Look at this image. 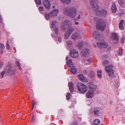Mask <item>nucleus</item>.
Segmentation results:
<instances>
[{
  "label": "nucleus",
  "mask_w": 125,
  "mask_h": 125,
  "mask_svg": "<svg viewBox=\"0 0 125 125\" xmlns=\"http://www.w3.org/2000/svg\"><path fill=\"white\" fill-rule=\"evenodd\" d=\"M90 4L92 7L94 8V10L96 12L97 15L99 16L105 15L107 14V12L105 10L103 9L101 11L99 10L100 7L96 4L95 0H91Z\"/></svg>",
  "instance_id": "1"
},
{
  "label": "nucleus",
  "mask_w": 125,
  "mask_h": 125,
  "mask_svg": "<svg viewBox=\"0 0 125 125\" xmlns=\"http://www.w3.org/2000/svg\"><path fill=\"white\" fill-rule=\"evenodd\" d=\"M64 13L72 18H74L77 15V9L73 7H66L63 10Z\"/></svg>",
  "instance_id": "2"
},
{
  "label": "nucleus",
  "mask_w": 125,
  "mask_h": 125,
  "mask_svg": "<svg viewBox=\"0 0 125 125\" xmlns=\"http://www.w3.org/2000/svg\"><path fill=\"white\" fill-rule=\"evenodd\" d=\"M97 23V29L102 31H104L106 27V23L102 19H99L98 20Z\"/></svg>",
  "instance_id": "3"
},
{
  "label": "nucleus",
  "mask_w": 125,
  "mask_h": 125,
  "mask_svg": "<svg viewBox=\"0 0 125 125\" xmlns=\"http://www.w3.org/2000/svg\"><path fill=\"white\" fill-rule=\"evenodd\" d=\"M77 86L78 91L81 93L86 92L88 89V88L86 85L83 83H78Z\"/></svg>",
  "instance_id": "4"
},
{
  "label": "nucleus",
  "mask_w": 125,
  "mask_h": 125,
  "mask_svg": "<svg viewBox=\"0 0 125 125\" xmlns=\"http://www.w3.org/2000/svg\"><path fill=\"white\" fill-rule=\"evenodd\" d=\"M70 54L72 57L74 58H77L79 56L78 52L75 49H73L71 51Z\"/></svg>",
  "instance_id": "5"
},
{
  "label": "nucleus",
  "mask_w": 125,
  "mask_h": 125,
  "mask_svg": "<svg viewBox=\"0 0 125 125\" xmlns=\"http://www.w3.org/2000/svg\"><path fill=\"white\" fill-rule=\"evenodd\" d=\"M70 25V22L67 20L65 21L62 22V30H64L67 28L68 25Z\"/></svg>",
  "instance_id": "6"
},
{
  "label": "nucleus",
  "mask_w": 125,
  "mask_h": 125,
  "mask_svg": "<svg viewBox=\"0 0 125 125\" xmlns=\"http://www.w3.org/2000/svg\"><path fill=\"white\" fill-rule=\"evenodd\" d=\"M79 80L82 82H87L88 80L82 74H79L78 75Z\"/></svg>",
  "instance_id": "7"
},
{
  "label": "nucleus",
  "mask_w": 125,
  "mask_h": 125,
  "mask_svg": "<svg viewBox=\"0 0 125 125\" xmlns=\"http://www.w3.org/2000/svg\"><path fill=\"white\" fill-rule=\"evenodd\" d=\"M97 44L98 47L100 48H102V47L104 48H105L107 47L108 46L107 43L105 42H97Z\"/></svg>",
  "instance_id": "8"
},
{
  "label": "nucleus",
  "mask_w": 125,
  "mask_h": 125,
  "mask_svg": "<svg viewBox=\"0 0 125 125\" xmlns=\"http://www.w3.org/2000/svg\"><path fill=\"white\" fill-rule=\"evenodd\" d=\"M71 38L75 40L80 38L81 37L79 33L77 32H75L71 36Z\"/></svg>",
  "instance_id": "9"
},
{
  "label": "nucleus",
  "mask_w": 125,
  "mask_h": 125,
  "mask_svg": "<svg viewBox=\"0 0 125 125\" xmlns=\"http://www.w3.org/2000/svg\"><path fill=\"white\" fill-rule=\"evenodd\" d=\"M93 113L95 116L99 115L101 114L100 110L97 108H95L93 109Z\"/></svg>",
  "instance_id": "10"
},
{
  "label": "nucleus",
  "mask_w": 125,
  "mask_h": 125,
  "mask_svg": "<svg viewBox=\"0 0 125 125\" xmlns=\"http://www.w3.org/2000/svg\"><path fill=\"white\" fill-rule=\"evenodd\" d=\"M43 5L46 8L49 9L50 8L51 4L49 0H44Z\"/></svg>",
  "instance_id": "11"
},
{
  "label": "nucleus",
  "mask_w": 125,
  "mask_h": 125,
  "mask_svg": "<svg viewBox=\"0 0 125 125\" xmlns=\"http://www.w3.org/2000/svg\"><path fill=\"white\" fill-rule=\"evenodd\" d=\"M58 12L57 9H55L50 13L51 17H52L57 16V14Z\"/></svg>",
  "instance_id": "12"
},
{
  "label": "nucleus",
  "mask_w": 125,
  "mask_h": 125,
  "mask_svg": "<svg viewBox=\"0 0 125 125\" xmlns=\"http://www.w3.org/2000/svg\"><path fill=\"white\" fill-rule=\"evenodd\" d=\"M89 54V50L87 49H84L81 52V55L84 56H86Z\"/></svg>",
  "instance_id": "13"
},
{
  "label": "nucleus",
  "mask_w": 125,
  "mask_h": 125,
  "mask_svg": "<svg viewBox=\"0 0 125 125\" xmlns=\"http://www.w3.org/2000/svg\"><path fill=\"white\" fill-rule=\"evenodd\" d=\"M93 93V92L90 91L86 94V96L88 98H91L94 96Z\"/></svg>",
  "instance_id": "14"
},
{
  "label": "nucleus",
  "mask_w": 125,
  "mask_h": 125,
  "mask_svg": "<svg viewBox=\"0 0 125 125\" xmlns=\"http://www.w3.org/2000/svg\"><path fill=\"white\" fill-rule=\"evenodd\" d=\"M113 66L112 65H109L105 67V71L106 72H110L111 70H112Z\"/></svg>",
  "instance_id": "15"
},
{
  "label": "nucleus",
  "mask_w": 125,
  "mask_h": 125,
  "mask_svg": "<svg viewBox=\"0 0 125 125\" xmlns=\"http://www.w3.org/2000/svg\"><path fill=\"white\" fill-rule=\"evenodd\" d=\"M93 35L96 39H98V38L100 36L99 32L97 31H95L93 32Z\"/></svg>",
  "instance_id": "16"
},
{
  "label": "nucleus",
  "mask_w": 125,
  "mask_h": 125,
  "mask_svg": "<svg viewBox=\"0 0 125 125\" xmlns=\"http://www.w3.org/2000/svg\"><path fill=\"white\" fill-rule=\"evenodd\" d=\"M70 71L73 74L76 73L77 72L76 69L74 66H72L71 68Z\"/></svg>",
  "instance_id": "17"
},
{
  "label": "nucleus",
  "mask_w": 125,
  "mask_h": 125,
  "mask_svg": "<svg viewBox=\"0 0 125 125\" xmlns=\"http://www.w3.org/2000/svg\"><path fill=\"white\" fill-rule=\"evenodd\" d=\"M97 86L95 84H93L90 86L89 89L91 91L93 92L95 90Z\"/></svg>",
  "instance_id": "18"
},
{
  "label": "nucleus",
  "mask_w": 125,
  "mask_h": 125,
  "mask_svg": "<svg viewBox=\"0 0 125 125\" xmlns=\"http://www.w3.org/2000/svg\"><path fill=\"white\" fill-rule=\"evenodd\" d=\"M111 10L112 12L113 13L116 12L117 9L116 6L115 4H113L112 5L111 7Z\"/></svg>",
  "instance_id": "19"
},
{
  "label": "nucleus",
  "mask_w": 125,
  "mask_h": 125,
  "mask_svg": "<svg viewBox=\"0 0 125 125\" xmlns=\"http://www.w3.org/2000/svg\"><path fill=\"white\" fill-rule=\"evenodd\" d=\"M112 39L114 40L117 41L118 40V37L117 35L115 33H112Z\"/></svg>",
  "instance_id": "20"
},
{
  "label": "nucleus",
  "mask_w": 125,
  "mask_h": 125,
  "mask_svg": "<svg viewBox=\"0 0 125 125\" xmlns=\"http://www.w3.org/2000/svg\"><path fill=\"white\" fill-rule=\"evenodd\" d=\"M108 75L109 77H113L114 76V71L113 70H111L110 71L108 74Z\"/></svg>",
  "instance_id": "21"
},
{
  "label": "nucleus",
  "mask_w": 125,
  "mask_h": 125,
  "mask_svg": "<svg viewBox=\"0 0 125 125\" xmlns=\"http://www.w3.org/2000/svg\"><path fill=\"white\" fill-rule=\"evenodd\" d=\"M74 30V29L73 27H70L68 29L67 32L71 34Z\"/></svg>",
  "instance_id": "22"
},
{
  "label": "nucleus",
  "mask_w": 125,
  "mask_h": 125,
  "mask_svg": "<svg viewBox=\"0 0 125 125\" xmlns=\"http://www.w3.org/2000/svg\"><path fill=\"white\" fill-rule=\"evenodd\" d=\"M97 75L98 77L100 78L102 77V71L101 70H98L97 71Z\"/></svg>",
  "instance_id": "23"
},
{
  "label": "nucleus",
  "mask_w": 125,
  "mask_h": 125,
  "mask_svg": "<svg viewBox=\"0 0 125 125\" xmlns=\"http://www.w3.org/2000/svg\"><path fill=\"white\" fill-rule=\"evenodd\" d=\"M92 62V60L90 59H88L86 60L84 62V64H88L91 63Z\"/></svg>",
  "instance_id": "24"
},
{
  "label": "nucleus",
  "mask_w": 125,
  "mask_h": 125,
  "mask_svg": "<svg viewBox=\"0 0 125 125\" xmlns=\"http://www.w3.org/2000/svg\"><path fill=\"white\" fill-rule=\"evenodd\" d=\"M83 45V42H80L77 44V45L80 49H81L82 48Z\"/></svg>",
  "instance_id": "25"
},
{
  "label": "nucleus",
  "mask_w": 125,
  "mask_h": 125,
  "mask_svg": "<svg viewBox=\"0 0 125 125\" xmlns=\"http://www.w3.org/2000/svg\"><path fill=\"white\" fill-rule=\"evenodd\" d=\"M100 123V121L98 119H95L94 121V123L95 125H97Z\"/></svg>",
  "instance_id": "26"
},
{
  "label": "nucleus",
  "mask_w": 125,
  "mask_h": 125,
  "mask_svg": "<svg viewBox=\"0 0 125 125\" xmlns=\"http://www.w3.org/2000/svg\"><path fill=\"white\" fill-rule=\"evenodd\" d=\"M118 2L121 6L122 7H125V4L123 3V0H118Z\"/></svg>",
  "instance_id": "27"
},
{
  "label": "nucleus",
  "mask_w": 125,
  "mask_h": 125,
  "mask_svg": "<svg viewBox=\"0 0 125 125\" xmlns=\"http://www.w3.org/2000/svg\"><path fill=\"white\" fill-rule=\"evenodd\" d=\"M50 13L49 14L45 13L44 15V17L45 18L46 20L49 19L50 18Z\"/></svg>",
  "instance_id": "28"
},
{
  "label": "nucleus",
  "mask_w": 125,
  "mask_h": 125,
  "mask_svg": "<svg viewBox=\"0 0 125 125\" xmlns=\"http://www.w3.org/2000/svg\"><path fill=\"white\" fill-rule=\"evenodd\" d=\"M72 61L71 59H69L68 60L67 62V65L68 67H70V66L73 64Z\"/></svg>",
  "instance_id": "29"
},
{
  "label": "nucleus",
  "mask_w": 125,
  "mask_h": 125,
  "mask_svg": "<svg viewBox=\"0 0 125 125\" xmlns=\"http://www.w3.org/2000/svg\"><path fill=\"white\" fill-rule=\"evenodd\" d=\"M89 75L91 77H93V76L94 75L95 73L94 72H93L92 71H90L89 72Z\"/></svg>",
  "instance_id": "30"
},
{
  "label": "nucleus",
  "mask_w": 125,
  "mask_h": 125,
  "mask_svg": "<svg viewBox=\"0 0 125 125\" xmlns=\"http://www.w3.org/2000/svg\"><path fill=\"white\" fill-rule=\"evenodd\" d=\"M71 97V95L69 93H67L66 95V97L67 100H69L70 97Z\"/></svg>",
  "instance_id": "31"
},
{
  "label": "nucleus",
  "mask_w": 125,
  "mask_h": 125,
  "mask_svg": "<svg viewBox=\"0 0 125 125\" xmlns=\"http://www.w3.org/2000/svg\"><path fill=\"white\" fill-rule=\"evenodd\" d=\"M71 0H61V2L65 4H68L71 2Z\"/></svg>",
  "instance_id": "32"
},
{
  "label": "nucleus",
  "mask_w": 125,
  "mask_h": 125,
  "mask_svg": "<svg viewBox=\"0 0 125 125\" xmlns=\"http://www.w3.org/2000/svg\"><path fill=\"white\" fill-rule=\"evenodd\" d=\"M123 53V50L122 49H120L119 50L118 52V54L119 55H120L122 54Z\"/></svg>",
  "instance_id": "33"
},
{
  "label": "nucleus",
  "mask_w": 125,
  "mask_h": 125,
  "mask_svg": "<svg viewBox=\"0 0 125 125\" xmlns=\"http://www.w3.org/2000/svg\"><path fill=\"white\" fill-rule=\"evenodd\" d=\"M16 64V65L18 66L19 69L20 70H21V67L20 66V64L19 62L18 61H16V62H15Z\"/></svg>",
  "instance_id": "34"
},
{
  "label": "nucleus",
  "mask_w": 125,
  "mask_h": 125,
  "mask_svg": "<svg viewBox=\"0 0 125 125\" xmlns=\"http://www.w3.org/2000/svg\"><path fill=\"white\" fill-rule=\"evenodd\" d=\"M32 109H33L34 107V106L36 103V101L34 99H33L32 101Z\"/></svg>",
  "instance_id": "35"
},
{
  "label": "nucleus",
  "mask_w": 125,
  "mask_h": 125,
  "mask_svg": "<svg viewBox=\"0 0 125 125\" xmlns=\"http://www.w3.org/2000/svg\"><path fill=\"white\" fill-rule=\"evenodd\" d=\"M108 61H105L103 62V65L104 66H106L108 64Z\"/></svg>",
  "instance_id": "36"
},
{
  "label": "nucleus",
  "mask_w": 125,
  "mask_h": 125,
  "mask_svg": "<svg viewBox=\"0 0 125 125\" xmlns=\"http://www.w3.org/2000/svg\"><path fill=\"white\" fill-rule=\"evenodd\" d=\"M72 44V42L71 41H68L67 42V44L69 46H71Z\"/></svg>",
  "instance_id": "37"
},
{
  "label": "nucleus",
  "mask_w": 125,
  "mask_h": 125,
  "mask_svg": "<svg viewBox=\"0 0 125 125\" xmlns=\"http://www.w3.org/2000/svg\"><path fill=\"white\" fill-rule=\"evenodd\" d=\"M56 23V21H53L52 23L51 26L52 28L54 27Z\"/></svg>",
  "instance_id": "38"
},
{
  "label": "nucleus",
  "mask_w": 125,
  "mask_h": 125,
  "mask_svg": "<svg viewBox=\"0 0 125 125\" xmlns=\"http://www.w3.org/2000/svg\"><path fill=\"white\" fill-rule=\"evenodd\" d=\"M68 85L69 87H73L74 84L72 82H70L68 83Z\"/></svg>",
  "instance_id": "39"
},
{
  "label": "nucleus",
  "mask_w": 125,
  "mask_h": 125,
  "mask_svg": "<svg viewBox=\"0 0 125 125\" xmlns=\"http://www.w3.org/2000/svg\"><path fill=\"white\" fill-rule=\"evenodd\" d=\"M70 34L67 32L65 34V37L66 39L68 38Z\"/></svg>",
  "instance_id": "40"
},
{
  "label": "nucleus",
  "mask_w": 125,
  "mask_h": 125,
  "mask_svg": "<svg viewBox=\"0 0 125 125\" xmlns=\"http://www.w3.org/2000/svg\"><path fill=\"white\" fill-rule=\"evenodd\" d=\"M54 30L55 33L57 34H58V28L55 27L54 28Z\"/></svg>",
  "instance_id": "41"
},
{
  "label": "nucleus",
  "mask_w": 125,
  "mask_h": 125,
  "mask_svg": "<svg viewBox=\"0 0 125 125\" xmlns=\"http://www.w3.org/2000/svg\"><path fill=\"white\" fill-rule=\"evenodd\" d=\"M78 124L77 122L76 121H74L73 122L71 125H77Z\"/></svg>",
  "instance_id": "42"
},
{
  "label": "nucleus",
  "mask_w": 125,
  "mask_h": 125,
  "mask_svg": "<svg viewBox=\"0 0 125 125\" xmlns=\"http://www.w3.org/2000/svg\"><path fill=\"white\" fill-rule=\"evenodd\" d=\"M69 89L70 92H73L74 91V88L73 87H69Z\"/></svg>",
  "instance_id": "43"
},
{
  "label": "nucleus",
  "mask_w": 125,
  "mask_h": 125,
  "mask_svg": "<svg viewBox=\"0 0 125 125\" xmlns=\"http://www.w3.org/2000/svg\"><path fill=\"white\" fill-rule=\"evenodd\" d=\"M80 15L78 14L77 15V17L75 18V20H78L80 18Z\"/></svg>",
  "instance_id": "44"
},
{
  "label": "nucleus",
  "mask_w": 125,
  "mask_h": 125,
  "mask_svg": "<svg viewBox=\"0 0 125 125\" xmlns=\"http://www.w3.org/2000/svg\"><path fill=\"white\" fill-rule=\"evenodd\" d=\"M35 2L38 5H40L41 4V0H35Z\"/></svg>",
  "instance_id": "45"
},
{
  "label": "nucleus",
  "mask_w": 125,
  "mask_h": 125,
  "mask_svg": "<svg viewBox=\"0 0 125 125\" xmlns=\"http://www.w3.org/2000/svg\"><path fill=\"white\" fill-rule=\"evenodd\" d=\"M83 73L84 74L87 75L88 73V71L86 70H84L83 71Z\"/></svg>",
  "instance_id": "46"
},
{
  "label": "nucleus",
  "mask_w": 125,
  "mask_h": 125,
  "mask_svg": "<svg viewBox=\"0 0 125 125\" xmlns=\"http://www.w3.org/2000/svg\"><path fill=\"white\" fill-rule=\"evenodd\" d=\"M119 28L122 30H124V27L123 25H119Z\"/></svg>",
  "instance_id": "47"
},
{
  "label": "nucleus",
  "mask_w": 125,
  "mask_h": 125,
  "mask_svg": "<svg viewBox=\"0 0 125 125\" xmlns=\"http://www.w3.org/2000/svg\"><path fill=\"white\" fill-rule=\"evenodd\" d=\"M4 46L3 44H0V49H4Z\"/></svg>",
  "instance_id": "48"
},
{
  "label": "nucleus",
  "mask_w": 125,
  "mask_h": 125,
  "mask_svg": "<svg viewBox=\"0 0 125 125\" xmlns=\"http://www.w3.org/2000/svg\"><path fill=\"white\" fill-rule=\"evenodd\" d=\"M39 10L40 11H42L43 10V8L42 7H40L39 8Z\"/></svg>",
  "instance_id": "49"
},
{
  "label": "nucleus",
  "mask_w": 125,
  "mask_h": 125,
  "mask_svg": "<svg viewBox=\"0 0 125 125\" xmlns=\"http://www.w3.org/2000/svg\"><path fill=\"white\" fill-rule=\"evenodd\" d=\"M5 73V72L4 71H3L1 72V74L2 77H3Z\"/></svg>",
  "instance_id": "50"
},
{
  "label": "nucleus",
  "mask_w": 125,
  "mask_h": 125,
  "mask_svg": "<svg viewBox=\"0 0 125 125\" xmlns=\"http://www.w3.org/2000/svg\"><path fill=\"white\" fill-rule=\"evenodd\" d=\"M7 46H6V48L7 49H10V46L9 45V44L7 42L6 43Z\"/></svg>",
  "instance_id": "51"
},
{
  "label": "nucleus",
  "mask_w": 125,
  "mask_h": 125,
  "mask_svg": "<svg viewBox=\"0 0 125 125\" xmlns=\"http://www.w3.org/2000/svg\"><path fill=\"white\" fill-rule=\"evenodd\" d=\"M124 22V21L123 20H121L119 23V25H123Z\"/></svg>",
  "instance_id": "52"
},
{
  "label": "nucleus",
  "mask_w": 125,
  "mask_h": 125,
  "mask_svg": "<svg viewBox=\"0 0 125 125\" xmlns=\"http://www.w3.org/2000/svg\"><path fill=\"white\" fill-rule=\"evenodd\" d=\"M3 49H0V53L2 54L3 52Z\"/></svg>",
  "instance_id": "53"
},
{
  "label": "nucleus",
  "mask_w": 125,
  "mask_h": 125,
  "mask_svg": "<svg viewBox=\"0 0 125 125\" xmlns=\"http://www.w3.org/2000/svg\"><path fill=\"white\" fill-rule=\"evenodd\" d=\"M2 19L1 18V17L0 14V22L1 23H2Z\"/></svg>",
  "instance_id": "54"
},
{
  "label": "nucleus",
  "mask_w": 125,
  "mask_h": 125,
  "mask_svg": "<svg viewBox=\"0 0 125 125\" xmlns=\"http://www.w3.org/2000/svg\"><path fill=\"white\" fill-rule=\"evenodd\" d=\"M3 64V62H1L0 64V68H1Z\"/></svg>",
  "instance_id": "55"
},
{
  "label": "nucleus",
  "mask_w": 125,
  "mask_h": 125,
  "mask_svg": "<svg viewBox=\"0 0 125 125\" xmlns=\"http://www.w3.org/2000/svg\"><path fill=\"white\" fill-rule=\"evenodd\" d=\"M58 41L61 42V39L60 37H59L58 40Z\"/></svg>",
  "instance_id": "56"
},
{
  "label": "nucleus",
  "mask_w": 125,
  "mask_h": 125,
  "mask_svg": "<svg viewBox=\"0 0 125 125\" xmlns=\"http://www.w3.org/2000/svg\"><path fill=\"white\" fill-rule=\"evenodd\" d=\"M34 116L33 115L32 117V121H34Z\"/></svg>",
  "instance_id": "57"
},
{
  "label": "nucleus",
  "mask_w": 125,
  "mask_h": 125,
  "mask_svg": "<svg viewBox=\"0 0 125 125\" xmlns=\"http://www.w3.org/2000/svg\"><path fill=\"white\" fill-rule=\"evenodd\" d=\"M94 20L97 21L98 20V19L96 18H94Z\"/></svg>",
  "instance_id": "58"
},
{
  "label": "nucleus",
  "mask_w": 125,
  "mask_h": 125,
  "mask_svg": "<svg viewBox=\"0 0 125 125\" xmlns=\"http://www.w3.org/2000/svg\"><path fill=\"white\" fill-rule=\"evenodd\" d=\"M75 24L76 25L78 24H79V23H78V22H76L75 23Z\"/></svg>",
  "instance_id": "59"
},
{
  "label": "nucleus",
  "mask_w": 125,
  "mask_h": 125,
  "mask_svg": "<svg viewBox=\"0 0 125 125\" xmlns=\"http://www.w3.org/2000/svg\"><path fill=\"white\" fill-rule=\"evenodd\" d=\"M68 59V57H66V60H67Z\"/></svg>",
  "instance_id": "60"
},
{
  "label": "nucleus",
  "mask_w": 125,
  "mask_h": 125,
  "mask_svg": "<svg viewBox=\"0 0 125 125\" xmlns=\"http://www.w3.org/2000/svg\"><path fill=\"white\" fill-rule=\"evenodd\" d=\"M54 7H54V6H53V8H54Z\"/></svg>",
  "instance_id": "61"
}]
</instances>
